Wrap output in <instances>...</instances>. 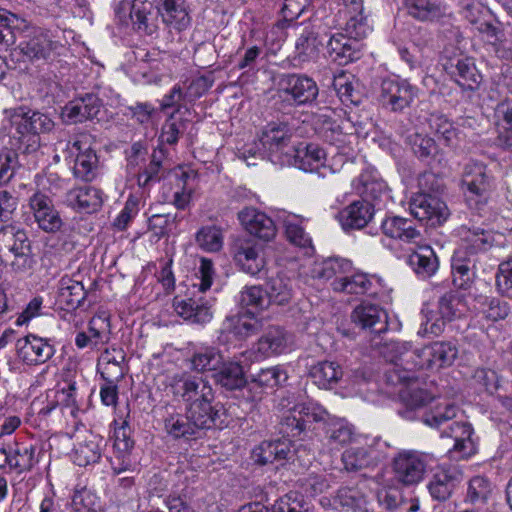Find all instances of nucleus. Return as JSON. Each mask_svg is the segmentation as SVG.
Instances as JSON below:
<instances>
[{
  "label": "nucleus",
  "mask_w": 512,
  "mask_h": 512,
  "mask_svg": "<svg viewBox=\"0 0 512 512\" xmlns=\"http://www.w3.org/2000/svg\"><path fill=\"white\" fill-rule=\"evenodd\" d=\"M10 146L11 151L0 155V186L13 178L19 166L17 152L30 154L41 146V134L51 132L55 123L49 114L21 106L11 115Z\"/></svg>",
  "instance_id": "nucleus-1"
},
{
  "label": "nucleus",
  "mask_w": 512,
  "mask_h": 512,
  "mask_svg": "<svg viewBox=\"0 0 512 512\" xmlns=\"http://www.w3.org/2000/svg\"><path fill=\"white\" fill-rule=\"evenodd\" d=\"M465 203L469 209L482 212L495 189L494 177L482 162L471 161L464 167L461 179Z\"/></svg>",
  "instance_id": "nucleus-2"
},
{
  "label": "nucleus",
  "mask_w": 512,
  "mask_h": 512,
  "mask_svg": "<svg viewBox=\"0 0 512 512\" xmlns=\"http://www.w3.org/2000/svg\"><path fill=\"white\" fill-rule=\"evenodd\" d=\"M278 93L294 106L312 104L318 97L316 81L306 74L285 73L280 75Z\"/></svg>",
  "instance_id": "nucleus-3"
},
{
  "label": "nucleus",
  "mask_w": 512,
  "mask_h": 512,
  "mask_svg": "<svg viewBox=\"0 0 512 512\" xmlns=\"http://www.w3.org/2000/svg\"><path fill=\"white\" fill-rule=\"evenodd\" d=\"M418 88L400 77H388L380 85L379 102L392 112H402L411 106Z\"/></svg>",
  "instance_id": "nucleus-4"
},
{
  "label": "nucleus",
  "mask_w": 512,
  "mask_h": 512,
  "mask_svg": "<svg viewBox=\"0 0 512 512\" xmlns=\"http://www.w3.org/2000/svg\"><path fill=\"white\" fill-rule=\"evenodd\" d=\"M170 389L175 398L181 399L186 406L193 403L214 401V392L210 383L202 377L189 374L175 375Z\"/></svg>",
  "instance_id": "nucleus-5"
},
{
  "label": "nucleus",
  "mask_w": 512,
  "mask_h": 512,
  "mask_svg": "<svg viewBox=\"0 0 512 512\" xmlns=\"http://www.w3.org/2000/svg\"><path fill=\"white\" fill-rule=\"evenodd\" d=\"M426 466V455L415 450L400 451L392 460L395 479L405 486H412L421 482Z\"/></svg>",
  "instance_id": "nucleus-6"
},
{
  "label": "nucleus",
  "mask_w": 512,
  "mask_h": 512,
  "mask_svg": "<svg viewBox=\"0 0 512 512\" xmlns=\"http://www.w3.org/2000/svg\"><path fill=\"white\" fill-rule=\"evenodd\" d=\"M66 152L70 157H74L73 173L76 178L92 181L96 177L98 157L91 148L87 136L83 135L73 141H68Z\"/></svg>",
  "instance_id": "nucleus-7"
},
{
  "label": "nucleus",
  "mask_w": 512,
  "mask_h": 512,
  "mask_svg": "<svg viewBox=\"0 0 512 512\" xmlns=\"http://www.w3.org/2000/svg\"><path fill=\"white\" fill-rule=\"evenodd\" d=\"M465 312V303L456 293H445L438 300L436 310L427 313L425 332L438 335L442 332L445 324L454 318L461 316Z\"/></svg>",
  "instance_id": "nucleus-8"
},
{
  "label": "nucleus",
  "mask_w": 512,
  "mask_h": 512,
  "mask_svg": "<svg viewBox=\"0 0 512 512\" xmlns=\"http://www.w3.org/2000/svg\"><path fill=\"white\" fill-rule=\"evenodd\" d=\"M409 209L414 218L431 226L443 224L449 216L446 203L430 193H418L412 198Z\"/></svg>",
  "instance_id": "nucleus-9"
},
{
  "label": "nucleus",
  "mask_w": 512,
  "mask_h": 512,
  "mask_svg": "<svg viewBox=\"0 0 512 512\" xmlns=\"http://www.w3.org/2000/svg\"><path fill=\"white\" fill-rule=\"evenodd\" d=\"M232 253L240 269L251 276L258 275L265 267L263 246L250 237L238 238Z\"/></svg>",
  "instance_id": "nucleus-10"
},
{
  "label": "nucleus",
  "mask_w": 512,
  "mask_h": 512,
  "mask_svg": "<svg viewBox=\"0 0 512 512\" xmlns=\"http://www.w3.org/2000/svg\"><path fill=\"white\" fill-rule=\"evenodd\" d=\"M38 227L47 233H56L63 226V220L55 209L52 199L44 193L36 192L29 199Z\"/></svg>",
  "instance_id": "nucleus-11"
},
{
  "label": "nucleus",
  "mask_w": 512,
  "mask_h": 512,
  "mask_svg": "<svg viewBox=\"0 0 512 512\" xmlns=\"http://www.w3.org/2000/svg\"><path fill=\"white\" fill-rule=\"evenodd\" d=\"M55 353L54 346L48 339L28 334L17 341V354L28 365L47 362Z\"/></svg>",
  "instance_id": "nucleus-12"
},
{
  "label": "nucleus",
  "mask_w": 512,
  "mask_h": 512,
  "mask_svg": "<svg viewBox=\"0 0 512 512\" xmlns=\"http://www.w3.org/2000/svg\"><path fill=\"white\" fill-rule=\"evenodd\" d=\"M102 106V100L97 95L86 93L69 101L64 106L62 115L68 123H82L97 117Z\"/></svg>",
  "instance_id": "nucleus-13"
},
{
  "label": "nucleus",
  "mask_w": 512,
  "mask_h": 512,
  "mask_svg": "<svg viewBox=\"0 0 512 512\" xmlns=\"http://www.w3.org/2000/svg\"><path fill=\"white\" fill-rule=\"evenodd\" d=\"M58 46L47 31L37 28L27 40L20 42L18 48L27 60L39 61L49 59Z\"/></svg>",
  "instance_id": "nucleus-14"
},
{
  "label": "nucleus",
  "mask_w": 512,
  "mask_h": 512,
  "mask_svg": "<svg viewBox=\"0 0 512 512\" xmlns=\"http://www.w3.org/2000/svg\"><path fill=\"white\" fill-rule=\"evenodd\" d=\"M463 474L455 467L437 470L428 482L427 488L433 500L447 501L462 482Z\"/></svg>",
  "instance_id": "nucleus-15"
},
{
  "label": "nucleus",
  "mask_w": 512,
  "mask_h": 512,
  "mask_svg": "<svg viewBox=\"0 0 512 512\" xmlns=\"http://www.w3.org/2000/svg\"><path fill=\"white\" fill-rule=\"evenodd\" d=\"M238 219L250 235L261 240L270 241L276 236L275 223L264 212L247 207L238 213Z\"/></svg>",
  "instance_id": "nucleus-16"
},
{
  "label": "nucleus",
  "mask_w": 512,
  "mask_h": 512,
  "mask_svg": "<svg viewBox=\"0 0 512 512\" xmlns=\"http://www.w3.org/2000/svg\"><path fill=\"white\" fill-rule=\"evenodd\" d=\"M174 311L186 321L195 324H205L212 319L211 304L203 296H192L186 299L175 297Z\"/></svg>",
  "instance_id": "nucleus-17"
},
{
  "label": "nucleus",
  "mask_w": 512,
  "mask_h": 512,
  "mask_svg": "<svg viewBox=\"0 0 512 512\" xmlns=\"http://www.w3.org/2000/svg\"><path fill=\"white\" fill-rule=\"evenodd\" d=\"M353 323L371 333L381 334L388 330V314L376 304L362 303L351 314Z\"/></svg>",
  "instance_id": "nucleus-18"
},
{
  "label": "nucleus",
  "mask_w": 512,
  "mask_h": 512,
  "mask_svg": "<svg viewBox=\"0 0 512 512\" xmlns=\"http://www.w3.org/2000/svg\"><path fill=\"white\" fill-rule=\"evenodd\" d=\"M162 22L178 32L186 30L191 24V17L185 0H153Z\"/></svg>",
  "instance_id": "nucleus-19"
},
{
  "label": "nucleus",
  "mask_w": 512,
  "mask_h": 512,
  "mask_svg": "<svg viewBox=\"0 0 512 512\" xmlns=\"http://www.w3.org/2000/svg\"><path fill=\"white\" fill-rule=\"evenodd\" d=\"M381 231L386 237L403 243L417 244L422 240L414 220L401 216H387L381 222Z\"/></svg>",
  "instance_id": "nucleus-20"
},
{
  "label": "nucleus",
  "mask_w": 512,
  "mask_h": 512,
  "mask_svg": "<svg viewBox=\"0 0 512 512\" xmlns=\"http://www.w3.org/2000/svg\"><path fill=\"white\" fill-rule=\"evenodd\" d=\"M460 245L457 249H463L466 255L474 257L480 252L487 251L492 246L491 233L481 227L468 226L466 224L457 228Z\"/></svg>",
  "instance_id": "nucleus-21"
},
{
  "label": "nucleus",
  "mask_w": 512,
  "mask_h": 512,
  "mask_svg": "<svg viewBox=\"0 0 512 512\" xmlns=\"http://www.w3.org/2000/svg\"><path fill=\"white\" fill-rule=\"evenodd\" d=\"M374 212L368 200H356L338 213V220L345 231L362 229L372 220Z\"/></svg>",
  "instance_id": "nucleus-22"
},
{
  "label": "nucleus",
  "mask_w": 512,
  "mask_h": 512,
  "mask_svg": "<svg viewBox=\"0 0 512 512\" xmlns=\"http://www.w3.org/2000/svg\"><path fill=\"white\" fill-rule=\"evenodd\" d=\"M409 16L421 22H434L450 16L442 0H403Z\"/></svg>",
  "instance_id": "nucleus-23"
},
{
  "label": "nucleus",
  "mask_w": 512,
  "mask_h": 512,
  "mask_svg": "<svg viewBox=\"0 0 512 512\" xmlns=\"http://www.w3.org/2000/svg\"><path fill=\"white\" fill-rule=\"evenodd\" d=\"M444 434L454 439L451 457L456 460L467 459L476 453V445L472 439L473 428L469 423L454 422Z\"/></svg>",
  "instance_id": "nucleus-24"
},
{
  "label": "nucleus",
  "mask_w": 512,
  "mask_h": 512,
  "mask_svg": "<svg viewBox=\"0 0 512 512\" xmlns=\"http://www.w3.org/2000/svg\"><path fill=\"white\" fill-rule=\"evenodd\" d=\"M221 410L222 405L220 403L213 404V401L193 403L185 408L188 418L201 436L204 431L218 426Z\"/></svg>",
  "instance_id": "nucleus-25"
},
{
  "label": "nucleus",
  "mask_w": 512,
  "mask_h": 512,
  "mask_svg": "<svg viewBox=\"0 0 512 512\" xmlns=\"http://www.w3.org/2000/svg\"><path fill=\"white\" fill-rule=\"evenodd\" d=\"M293 128L283 121H271L262 129L260 141L270 152L283 151L290 145Z\"/></svg>",
  "instance_id": "nucleus-26"
},
{
  "label": "nucleus",
  "mask_w": 512,
  "mask_h": 512,
  "mask_svg": "<svg viewBox=\"0 0 512 512\" xmlns=\"http://www.w3.org/2000/svg\"><path fill=\"white\" fill-rule=\"evenodd\" d=\"M293 450L289 439L263 441L252 451V458L260 465L290 459Z\"/></svg>",
  "instance_id": "nucleus-27"
},
{
  "label": "nucleus",
  "mask_w": 512,
  "mask_h": 512,
  "mask_svg": "<svg viewBox=\"0 0 512 512\" xmlns=\"http://www.w3.org/2000/svg\"><path fill=\"white\" fill-rule=\"evenodd\" d=\"M87 293L81 281L68 275L63 276L58 283L56 302L61 309L70 311L80 307Z\"/></svg>",
  "instance_id": "nucleus-28"
},
{
  "label": "nucleus",
  "mask_w": 512,
  "mask_h": 512,
  "mask_svg": "<svg viewBox=\"0 0 512 512\" xmlns=\"http://www.w3.org/2000/svg\"><path fill=\"white\" fill-rule=\"evenodd\" d=\"M66 201L80 212L93 213L103 204V192L92 186L78 187L67 193Z\"/></svg>",
  "instance_id": "nucleus-29"
},
{
  "label": "nucleus",
  "mask_w": 512,
  "mask_h": 512,
  "mask_svg": "<svg viewBox=\"0 0 512 512\" xmlns=\"http://www.w3.org/2000/svg\"><path fill=\"white\" fill-rule=\"evenodd\" d=\"M451 77L465 92H475L482 82V75L476 68L472 58L464 57L457 59Z\"/></svg>",
  "instance_id": "nucleus-30"
},
{
  "label": "nucleus",
  "mask_w": 512,
  "mask_h": 512,
  "mask_svg": "<svg viewBox=\"0 0 512 512\" xmlns=\"http://www.w3.org/2000/svg\"><path fill=\"white\" fill-rule=\"evenodd\" d=\"M379 280L375 277H369L364 273H356L351 276L347 274L332 283L333 289L337 292H345L348 294L363 295L368 294L375 296L378 291L375 289Z\"/></svg>",
  "instance_id": "nucleus-31"
},
{
  "label": "nucleus",
  "mask_w": 512,
  "mask_h": 512,
  "mask_svg": "<svg viewBox=\"0 0 512 512\" xmlns=\"http://www.w3.org/2000/svg\"><path fill=\"white\" fill-rule=\"evenodd\" d=\"M339 512H372L366 495L356 487H342L333 498Z\"/></svg>",
  "instance_id": "nucleus-32"
},
{
  "label": "nucleus",
  "mask_w": 512,
  "mask_h": 512,
  "mask_svg": "<svg viewBox=\"0 0 512 512\" xmlns=\"http://www.w3.org/2000/svg\"><path fill=\"white\" fill-rule=\"evenodd\" d=\"M327 51L333 61L340 65H346L360 57L358 43L342 33L330 37L327 43Z\"/></svg>",
  "instance_id": "nucleus-33"
},
{
  "label": "nucleus",
  "mask_w": 512,
  "mask_h": 512,
  "mask_svg": "<svg viewBox=\"0 0 512 512\" xmlns=\"http://www.w3.org/2000/svg\"><path fill=\"white\" fill-rule=\"evenodd\" d=\"M427 124L430 132L433 133L443 145L448 147L458 146L459 130L446 115L433 112L428 116Z\"/></svg>",
  "instance_id": "nucleus-34"
},
{
  "label": "nucleus",
  "mask_w": 512,
  "mask_h": 512,
  "mask_svg": "<svg viewBox=\"0 0 512 512\" xmlns=\"http://www.w3.org/2000/svg\"><path fill=\"white\" fill-rule=\"evenodd\" d=\"M289 336L279 326L269 327L257 342V351L265 357L276 356L288 350Z\"/></svg>",
  "instance_id": "nucleus-35"
},
{
  "label": "nucleus",
  "mask_w": 512,
  "mask_h": 512,
  "mask_svg": "<svg viewBox=\"0 0 512 512\" xmlns=\"http://www.w3.org/2000/svg\"><path fill=\"white\" fill-rule=\"evenodd\" d=\"M399 398L403 407L398 410V414L406 420L416 419L417 410L432 400L427 390L412 387L402 389L399 392Z\"/></svg>",
  "instance_id": "nucleus-36"
},
{
  "label": "nucleus",
  "mask_w": 512,
  "mask_h": 512,
  "mask_svg": "<svg viewBox=\"0 0 512 512\" xmlns=\"http://www.w3.org/2000/svg\"><path fill=\"white\" fill-rule=\"evenodd\" d=\"M332 87L343 104L359 105L362 102L363 93L359 89L360 84L350 73L341 71L334 75Z\"/></svg>",
  "instance_id": "nucleus-37"
},
{
  "label": "nucleus",
  "mask_w": 512,
  "mask_h": 512,
  "mask_svg": "<svg viewBox=\"0 0 512 512\" xmlns=\"http://www.w3.org/2000/svg\"><path fill=\"white\" fill-rule=\"evenodd\" d=\"M164 429L166 433L175 440L183 439L185 441L196 440L201 437L188 414L172 413L164 419Z\"/></svg>",
  "instance_id": "nucleus-38"
},
{
  "label": "nucleus",
  "mask_w": 512,
  "mask_h": 512,
  "mask_svg": "<svg viewBox=\"0 0 512 512\" xmlns=\"http://www.w3.org/2000/svg\"><path fill=\"white\" fill-rule=\"evenodd\" d=\"M342 367L333 361H320L311 366L309 377L312 382L322 389H331L341 380Z\"/></svg>",
  "instance_id": "nucleus-39"
},
{
  "label": "nucleus",
  "mask_w": 512,
  "mask_h": 512,
  "mask_svg": "<svg viewBox=\"0 0 512 512\" xmlns=\"http://www.w3.org/2000/svg\"><path fill=\"white\" fill-rule=\"evenodd\" d=\"M322 41L310 26H305L295 44V59L300 63L317 60Z\"/></svg>",
  "instance_id": "nucleus-40"
},
{
  "label": "nucleus",
  "mask_w": 512,
  "mask_h": 512,
  "mask_svg": "<svg viewBox=\"0 0 512 512\" xmlns=\"http://www.w3.org/2000/svg\"><path fill=\"white\" fill-rule=\"evenodd\" d=\"M134 28L146 35L157 31L155 17L152 14V4L146 0H133L129 14Z\"/></svg>",
  "instance_id": "nucleus-41"
},
{
  "label": "nucleus",
  "mask_w": 512,
  "mask_h": 512,
  "mask_svg": "<svg viewBox=\"0 0 512 512\" xmlns=\"http://www.w3.org/2000/svg\"><path fill=\"white\" fill-rule=\"evenodd\" d=\"M475 261L466 255L463 249H456L451 259L453 283L460 289H466L473 278Z\"/></svg>",
  "instance_id": "nucleus-42"
},
{
  "label": "nucleus",
  "mask_w": 512,
  "mask_h": 512,
  "mask_svg": "<svg viewBox=\"0 0 512 512\" xmlns=\"http://www.w3.org/2000/svg\"><path fill=\"white\" fill-rule=\"evenodd\" d=\"M413 271L421 278L431 277L438 269V259L430 246H420L408 260Z\"/></svg>",
  "instance_id": "nucleus-43"
},
{
  "label": "nucleus",
  "mask_w": 512,
  "mask_h": 512,
  "mask_svg": "<svg viewBox=\"0 0 512 512\" xmlns=\"http://www.w3.org/2000/svg\"><path fill=\"white\" fill-rule=\"evenodd\" d=\"M298 167L306 172L320 173L322 168L326 169V153L318 144L310 143L304 149H299L295 155Z\"/></svg>",
  "instance_id": "nucleus-44"
},
{
  "label": "nucleus",
  "mask_w": 512,
  "mask_h": 512,
  "mask_svg": "<svg viewBox=\"0 0 512 512\" xmlns=\"http://www.w3.org/2000/svg\"><path fill=\"white\" fill-rule=\"evenodd\" d=\"M352 269L351 261L339 258L330 257L319 263H316L313 267V276L319 279L329 280L335 278L334 281L345 277Z\"/></svg>",
  "instance_id": "nucleus-45"
},
{
  "label": "nucleus",
  "mask_w": 512,
  "mask_h": 512,
  "mask_svg": "<svg viewBox=\"0 0 512 512\" xmlns=\"http://www.w3.org/2000/svg\"><path fill=\"white\" fill-rule=\"evenodd\" d=\"M7 249L11 256L20 254L21 250H31L30 241L25 231L16 229L12 225H5L0 228V250Z\"/></svg>",
  "instance_id": "nucleus-46"
},
{
  "label": "nucleus",
  "mask_w": 512,
  "mask_h": 512,
  "mask_svg": "<svg viewBox=\"0 0 512 512\" xmlns=\"http://www.w3.org/2000/svg\"><path fill=\"white\" fill-rule=\"evenodd\" d=\"M223 361L219 349L212 346L197 348L190 358L191 369L196 372L216 371Z\"/></svg>",
  "instance_id": "nucleus-47"
},
{
  "label": "nucleus",
  "mask_w": 512,
  "mask_h": 512,
  "mask_svg": "<svg viewBox=\"0 0 512 512\" xmlns=\"http://www.w3.org/2000/svg\"><path fill=\"white\" fill-rule=\"evenodd\" d=\"M266 293L270 305L286 306L294 297L293 283L289 278L274 277L266 284Z\"/></svg>",
  "instance_id": "nucleus-48"
},
{
  "label": "nucleus",
  "mask_w": 512,
  "mask_h": 512,
  "mask_svg": "<svg viewBox=\"0 0 512 512\" xmlns=\"http://www.w3.org/2000/svg\"><path fill=\"white\" fill-rule=\"evenodd\" d=\"M214 374L215 381L228 390L242 388L246 379L242 366L237 362H227L222 364Z\"/></svg>",
  "instance_id": "nucleus-49"
},
{
  "label": "nucleus",
  "mask_w": 512,
  "mask_h": 512,
  "mask_svg": "<svg viewBox=\"0 0 512 512\" xmlns=\"http://www.w3.org/2000/svg\"><path fill=\"white\" fill-rule=\"evenodd\" d=\"M101 442V438L90 436L78 443L74 451V463L80 467L97 463L102 455Z\"/></svg>",
  "instance_id": "nucleus-50"
},
{
  "label": "nucleus",
  "mask_w": 512,
  "mask_h": 512,
  "mask_svg": "<svg viewBox=\"0 0 512 512\" xmlns=\"http://www.w3.org/2000/svg\"><path fill=\"white\" fill-rule=\"evenodd\" d=\"M492 493L491 481L485 476L477 475L469 480L464 501L475 506H483L487 504Z\"/></svg>",
  "instance_id": "nucleus-51"
},
{
  "label": "nucleus",
  "mask_w": 512,
  "mask_h": 512,
  "mask_svg": "<svg viewBox=\"0 0 512 512\" xmlns=\"http://www.w3.org/2000/svg\"><path fill=\"white\" fill-rule=\"evenodd\" d=\"M261 327V322L250 314H241L226 318V328L240 339L257 334Z\"/></svg>",
  "instance_id": "nucleus-52"
},
{
  "label": "nucleus",
  "mask_w": 512,
  "mask_h": 512,
  "mask_svg": "<svg viewBox=\"0 0 512 512\" xmlns=\"http://www.w3.org/2000/svg\"><path fill=\"white\" fill-rule=\"evenodd\" d=\"M179 111L180 106L163 123L159 136L161 144L175 145L186 130L189 120L177 116Z\"/></svg>",
  "instance_id": "nucleus-53"
},
{
  "label": "nucleus",
  "mask_w": 512,
  "mask_h": 512,
  "mask_svg": "<svg viewBox=\"0 0 512 512\" xmlns=\"http://www.w3.org/2000/svg\"><path fill=\"white\" fill-rule=\"evenodd\" d=\"M344 468L349 472H356L374 465L372 450L366 447H353L342 454Z\"/></svg>",
  "instance_id": "nucleus-54"
},
{
  "label": "nucleus",
  "mask_w": 512,
  "mask_h": 512,
  "mask_svg": "<svg viewBox=\"0 0 512 512\" xmlns=\"http://www.w3.org/2000/svg\"><path fill=\"white\" fill-rule=\"evenodd\" d=\"M134 442L123 433L122 438L117 434L114 441L115 458L111 459V468L114 474H121L131 468L129 452L133 448Z\"/></svg>",
  "instance_id": "nucleus-55"
},
{
  "label": "nucleus",
  "mask_w": 512,
  "mask_h": 512,
  "mask_svg": "<svg viewBox=\"0 0 512 512\" xmlns=\"http://www.w3.org/2000/svg\"><path fill=\"white\" fill-rule=\"evenodd\" d=\"M357 182L358 184L355 187L357 191L366 198L365 200H377L386 193V183L368 172L361 173Z\"/></svg>",
  "instance_id": "nucleus-56"
},
{
  "label": "nucleus",
  "mask_w": 512,
  "mask_h": 512,
  "mask_svg": "<svg viewBox=\"0 0 512 512\" xmlns=\"http://www.w3.org/2000/svg\"><path fill=\"white\" fill-rule=\"evenodd\" d=\"M325 434L330 444L344 445L352 440L354 429L344 419H334L327 423Z\"/></svg>",
  "instance_id": "nucleus-57"
},
{
  "label": "nucleus",
  "mask_w": 512,
  "mask_h": 512,
  "mask_svg": "<svg viewBox=\"0 0 512 512\" xmlns=\"http://www.w3.org/2000/svg\"><path fill=\"white\" fill-rule=\"evenodd\" d=\"M86 333L93 340V344L98 347L108 343L111 334L109 317L104 313L93 316L88 323Z\"/></svg>",
  "instance_id": "nucleus-58"
},
{
  "label": "nucleus",
  "mask_w": 512,
  "mask_h": 512,
  "mask_svg": "<svg viewBox=\"0 0 512 512\" xmlns=\"http://www.w3.org/2000/svg\"><path fill=\"white\" fill-rule=\"evenodd\" d=\"M430 345L434 368L439 369L452 365L458 354V349L454 344L446 341H435Z\"/></svg>",
  "instance_id": "nucleus-59"
},
{
  "label": "nucleus",
  "mask_w": 512,
  "mask_h": 512,
  "mask_svg": "<svg viewBox=\"0 0 512 512\" xmlns=\"http://www.w3.org/2000/svg\"><path fill=\"white\" fill-rule=\"evenodd\" d=\"M196 242L205 251H219L223 246V234L221 228L215 225L202 227L196 234Z\"/></svg>",
  "instance_id": "nucleus-60"
},
{
  "label": "nucleus",
  "mask_w": 512,
  "mask_h": 512,
  "mask_svg": "<svg viewBox=\"0 0 512 512\" xmlns=\"http://www.w3.org/2000/svg\"><path fill=\"white\" fill-rule=\"evenodd\" d=\"M250 377L252 383L263 388H274L287 380L286 372L279 366L260 369Z\"/></svg>",
  "instance_id": "nucleus-61"
},
{
  "label": "nucleus",
  "mask_w": 512,
  "mask_h": 512,
  "mask_svg": "<svg viewBox=\"0 0 512 512\" xmlns=\"http://www.w3.org/2000/svg\"><path fill=\"white\" fill-rule=\"evenodd\" d=\"M308 429L309 427L306 426L304 420L296 412L295 406L282 417L279 423V432L283 435V439L300 437Z\"/></svg>",
  "instance_id": "nucleus-62"
},
{
  "label": "nucleus",
  "mask_w": 512,
  "mask_h": 512,
  "mask_svg": "<svg viewBox=\"0 0 512 512\" xmlns=\"http://www.w3.org/2000/svg\"><path fill=\"white\" fill-rule=\"evenodd\" d=\"M412 345L406 341H390L386 345L385 355L390 362L402 365L409 370L411 365Z\"/></svg>",
  "instance_id": "nucleus-63"
},
{
  "label": "nucleus",
  "mask_w": 512,
  "mask_h": 512,
  "mask_svg": "<svg viewBox=\"0 0 512 512\" xmlns=\"http://www.w3.org/2000/svg\"><path fill=\"white\" fill-rule=\"evenodd\" d=\"M162 162L161 158L157 156L156 151L151 155L148 165H145L143 170L137 174V183L139 187L149 188L154 183L160 182L162 179Z\"/></svg>",
  "instance_id": "nucleus-64"
}]
</instances>
